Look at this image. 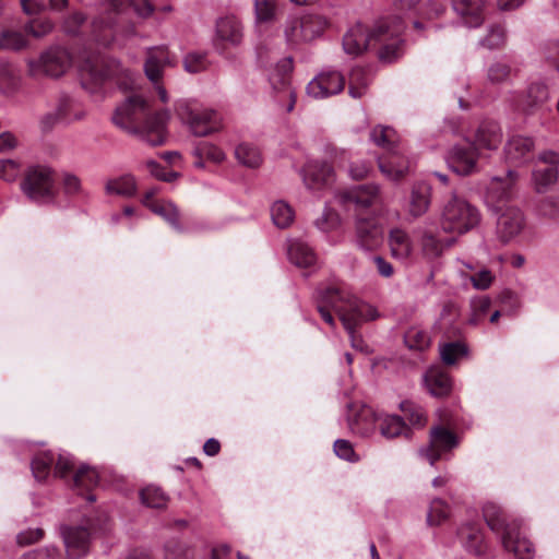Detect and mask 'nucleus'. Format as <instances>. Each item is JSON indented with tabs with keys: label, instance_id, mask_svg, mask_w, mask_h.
<instances>
[{
	"label": "nucleus",
	"instance_id": "nucleus-48",
	"mask_svg": "<svg viewBox=\"0 0 559 559\" xmlns=\"http://www.w3.org/2000/svg\"><path fill=\"white\" fill-rule=\"evenodd\" d=\"M53 462L55 455L51 452H45L36 455L32 461V472L34 477L39 481L45 480L50 473V466Z\"/></svg>",
	"mask_w": 559,
	"mask_h": 559
},
{
	"label": "nucleus",
	"instance_id": "nucleus-34",
	"mask_svg": "<svg viewBox=\"0 0 559 559\" xmlns=\"http://www.w3.org/2000/svg\"><path fill=\"white\" fill-rule=\"evenodd\" d=\"M378 425L379 415L367 406L361 407L355 418L349 420L350 429L360 436H369Z\"/></svg>",
	"mask_w": 559,
	"mask_h": 559
},
{
	"label": "nucleus",
	"instance_id": "nucleus-27",
	"mask_svg": "<svg viewBox=\"0 0 559 559\" xmlns=\"http://www.w3.org/2000/svg\"><path fill=\"white\" fill-rule=\"evenodd\" d=\"M216 35L218 39L237 46L242 40V25L234 15L221 17L216 22Z\"/></svg>",
	"mask_w": 559,
	"mask_h": 559
},
{
	"label": "nucleus",
	"instance_id": "nucleus-5",
	"mask_svg": "<svg viewBox=\"0 0 559 559\" xmlns=\"http://www.w3.org/2000/svg\"><path fill=\"white\" fill-rule=\"evenodd\" d=\"M405 24L400 16L380 20L373 27V46H379L378 56L382 62L391 63L404 52L402 34Z\"/></svg>",
	"mask_w": 559,
	"mask_h": 559
},
{
	"label": "nucleus",
	"instance_id": "nucleus-54",
	"mask_svg": "<svg viewBox=\"0 0 559 559\" xmlns=\"http://www.w3.org/2000/svg\"><path fill=\"white\" fill-rule=\"evenodd\" d=\"M193 155L200 159H209L214 163H221L225 158L224 152L209 142H200L193 150Z\"/></svg>",
	"mask_w": 559,
	"mask_h": 559
},
{
	"label": "nucleus",
	"instance_id": "nucleus-59",
	"mask_svg": "<svg viewBox=\"0 0 559 559\" xmlns=\"http://www.w3.org/2000/svg\"><path fill=\"white\" fill-rule=\"evenodd\" d=\"M53 28V23L49 19H35L27 22L24 31L36 38L48 35Z\"/></svg>",
	"mask_w": 559,
	"mask_h": 559
},
{
	"label": "nucleus",
	"instance_id": "nucleus-33",
	"mask_svg": "<svg viewBox=\"0 0 559 559\" xmlns=\"http://www.w3.org/2000/svg\"><path fill=\"white\" fill-rule=\"evenodd\" d=\"M378 428L381 435L386 439H393L400 436L408 438L412 432L403 418L397 415H379Z\"/></svg>",
	"mask_w": 559,
	"mask_h": 559
},
{
	"label": "nucleus",
	"instance_id": "nucleus-55",
	"mask_svg": "<svg viewBox=\"0 0 559 559\" xmlns=\"http://www.w3.org/2000/svg\"><path fill=\"white\" fill-rule=\"evenodd\" d=\"M400 408L411 425L418 427H423L425 425L426 414L419 405L409 401H404L400 404Z\"/></svg>",
	"mask_w": 559,
	"mask_h": 559
},
{
	"label": "nucleus",
	"instance_id": "nucleus-39",
	"mask_svg": "<svg viewBox=\"0 0 559 559\" xmlns=\"http://www.w3.org/2000/svg\"><path fill=\"white\" fill-rule=\"evenodd\" d=\"M370 82L369 71L362 67H354L348 76V93L353 98L365 95Z\"/></svg>",
	"mask_w": 559,
	"mask_h": 559
},
{
	"label": "nucleus",
	"instance_id": "nucleus-3",
	"mask_svg": "<svg viewBox=\"0 0 559 559\" xmlns=\"http://www.w3.org/2000/svg\"><path fill=\"white\" fill-rule=\"evenodd\" d=\"M133 8L140 17H147L154 12L150 0H108L103 4L99 16L92 22V37L104 47L110 46L121 34L127 37L133 34V25L121 27L122 14Z\"/></svg>",
	"mask_w": 559,
	"mask_h": 559
},
{
	"label": "nucleus",
	"instance_id": "nucleus-2",
	"mask_svg": "<svg viewBox=\"0 0 559 559\" xmlns=\"http://www.w3.org/2000/svg\"><path fill=\"white\" fill-rule=\"evenodd\" d=\"M515 180V173L509 170L506 178H492L486 193L487 205L498 214L497 236L504 243L518 237L526 225L525 216L519 207L502 204L510 199Z\"/></svg>",
	"mask_w": 559,
	"mask_h": 559
},
{
	"label": "nucleus",
	"instance_id": "nucleus-23",
	"mask_svg": "<svg viewBox=\"0 0 559 559\" xmlns=\"http://www.w3.org/2000/svg\"><path fill=\"white\" fill-rule=\"evenodd\" d=\"M462 547L477 558H485L488 554V545L483 532L474 524H464L457 531Z\"/></svg>",
	"mask_w": 559,
	"mask_h": 559
},
{
	"label": "nucleus",
	"instance_id": "nucleus-42",
	"mask_svg": "<svg viewBox=\"0 0 559 559\" xmlns=\"http://www.w3.org/2000/svg\"><path fill=\"white\" fill-rule=\"evenodd\" d=\"M21 78L8 62H0V90L4 94L14 93L20 86Z\"/></svg>",
	"mask_w": 559,
	"mask_h": 559
},
{
	"label": "nucleus",
	"instance_id": "nucleus-32",
	"mask_svg": "<svg viewBox=\"0 0 559 559\" xmlns=\"http://www.w3.org/2000/svg\"><path fill=\"white\" fill-rule=\"evenodd\" d=\"M483 514L488 527L495 532L499 538H501V534L508 526L519 525L516 521L508 522L502 509L493 502H487L484 506Z\"/></svg>",
	"mask_w": 559,
	"mask_h": 559
},
{
	"label": "nucleus",
	"instance_id": "nucleus-56",
	"mask_svg": "<svg viewBox=\"0 0 559 559\" xmlns=\"http://www.w3.org/2000/svg\"><path fill=\"white\" fill-rule=\"evenodd\" d=\"M449 516V507L441 499H433L427 514L429 525H439Z\"/></svg>",
	"mask_w": 559,
	"mask_h": 559
},
{
	"label": "nucleus",
	"instance_id": "nucleus-9",
	"mask_svg": "<svg viewBox=\"0 0 559 559\" xmlns=\"http://www.w3.org/2000/svg\"><path fill=\"white\" fill-rule=\"evenodd\" d=\"M317 309L330 326L335 328V320L332 316L331 309L340 316V309L348 310L352 302H362L350 293L346 292L342 287H326L318 290L317 294Z\"/></svg>",
	"mask_w": 559,
	"mask_h": 559
},
{
	"label": "nucleus",
	"instance_id": "nucleus-57",
	"mask_svg": "<svg viewBox=\"0 0 559 559\" xmlns=\"http://www.w3.org/2000/svg\"><path fill=\"white\" fill-rule=\"evenodd\" d=\"M511 67L504 62L497 61L489 66L487 71L488 81L492 84H501L511 78Z\"/></svg>",
	"mask_w": 559,
	"mask_h": 559
},
{
	"label": "nucleus",
	"instance_id": "nucleus-58",
	"mask_svg": "<svg viewBox=\"0 0 559 559\" xmlns=\"http://www.w3.org/2000/svg\"><path fill=\"white\" fill-rule=\"evenodd\" d=\"M506 43V29L501 25L490 26L488 34L481 39L480 45L488 49H497Z\"/></svg>",
	"mask_w": 559,
	"mask_h": 559
},
{
	"label": "nucleus",
	"instance_id": "nucleus-63",
	"mask_svg": "<svg viewBox=\"0 0 559 559\" xmlns=\"http://www.w3.org/2000/svg\"><path fill=\"white\" fill-rule=\"evenodd\" d=\"M493 280L495 275L487 269H483L469 277L473 287L478 290L488 289L493 283Z\"/></svg>",
	"mask_w": 559,
	"mask_h": 559
},
{
	"label": "nucleus",
	"instance_id": "nucleus-26",
	"mask_svg": "<svg viewBox=\"0 0 559 559\" xmlns=\"http://www.w3.org/2000/svg\"><path fill=\"white\" fill-rule=\"evenodd\" d=\"M431 202V187L426 182L416 183L411 192L408 214L413 218L423 216Z\"/></svg>",
	"mask_w": 559,
	"mask_h": 559
},
{
	"label": "nucleus",
	"instance_id": "nucleus-4",
	"mask_svg": "<svg viewBox=\"0 0 559 559\" xmlns=\"http://www.w3.org/2000/svg\"><path fill=\"white\" fill-rule=\"evenodd\" d=\"M479 222V211L454 193L442 205L440 227L444 233L463 235L475 228Z\"/></svg>",
	"mask_w": 559,
	"mask_h": 559
},
{
	"label": "nucleus",
	"instance_id": "nucleus-38",
	"mask_svg": "<svg viewBox=\"0 0 559 559\" xmlns=\"http://www.w3.org/2000/svg\"><path fill=\"white\" fill-rule=\"evenodd\" d=\"M425 382L429 392L435 396H444L450 393L452 388L451 378L440 369H430L427 371Z\"/></svg>",
	"mask_w": 559,
	"mask_h": 559
},
{
	"label": "nucleus",
	"instance_id": "nucleus-15",
	"mask_svg": "<svg viewBox=\"0 0 559 559\" xmlns=\"http://www.w3.org/2000/svg\"><path fill=\"white\" fill-rule=\"evenodd\" d=\"M72 64V57L69 51L62 47H50L43 52L37 61V68L51 78L63 75Z\"/></svg>",
	"mask_w": 559,
	"mask_h": 559
},
{
	"label": "nucleus",
	"instance_id": "nucleus-13",
	"mask_svg": "<svg viewBox=\"0 0 559 559\" xmlns=\"http://www.w3.org/2000/svg\"><path fill=\"white\" fill-rule=\"evenodd\" d=\"M98 528L90 524L86 526H63L62 536L70 559H79L88 551L90 539L92 533H96Z\"/></svg>",
	"mask_w": 559,
	"mask_h": 559
},
{
	"label": "nucleus",
	"instance_id": "nucleus-30",
	"mask_svg": "<svg viewBox=\"0 0 559 559\" xmlns=\"http://www.w3.org/2000/svg\"><path fill=\"white\" fill-rule=\"evenodd\" d=\"M287 257L298 267H310L317 260L313 250L306 242L298 239L289 241Z\"/></svg>",
	"mask_w": 559,
	"mask_h": 559
},
{
	"label": "nucleus",
	"instance_id": "nucleus-53",
	"mask_svg": "<svg viewBox=\"0 0 559 559\" xmlns=\"http://www.w3.org/2000/svg\"><path fill=\"white\" fill-rule=\"evenodd\" d=\"M182 62L183 69L191 74L203 72L210 66L206 53L202 52H189L183 58Z\"/></svg>",
	"mask_w": 559,
	"mask_h": 559
},
{
	"label": "nucleus",
	"instance_id": "nucleus-35",
	"mask_svg": "<svg viewBox=\"0 0 559 559\" xmlns=\"http://www.w3.org/2000/svg\"><path fill=\"white\" fill-rule=\"evenodd\" d=\"M391 253L396 259H407L413 252V241L409 235L401 228H393L389 234Z\"/></svg>",
	"mask_w": 559,
	"mask_h": 559
},
{
	"label": "nucleus",
	"instance_id": "nucleus-36",
	"mask_svg": "<svg viewBox=\"0 0 559 559\" xmlns=\"http://www.w3.org/2000/svg\"><path fill=\"white\" fill-rule=\"evenodd\" d=\"M346 199L360 207H368L380 202L377 185H362L346 192Z\"/></svg>",
	"mask_w": 559,
	"mask_h": 559
},
{
	"label": "nucleus",
	"instance_id": "nucleus-40",
	"mask_svg": "<svg viewBox=\"0 0 559 559\" xmlns=\"http://www.w3.org/2000/svg\"><path fill=\"white\" fill-rule=\"evenodd\" d=\"M559 170L552 167H537L532 173V181L536 192H547L558 180Z\"/></svg>",
	"mask_w": 559,
	"mask_h": 559
},
{
	"label": "nucleus",
	"instance_id": "nucleus-47",
	"mask_svg": "<svg viewBox=\"0 0 559 559\" xmlns=\"http://www.w3.org/2000/svg\"><path fill=\"white\" fill-rule=\"evenodd\" d=\"M73 484L78 489L88 491L98 484V474L94 468L82 465L73 476Z\"/></svg>",
	"mask_w": 559,
	"mask_h": 559
},
{
	"label": "nucleus",
	"instance_id": "nucleus-12",
	"mask_svg": "<svg viewBox=\"0 0 559 559\" xmlns=\"http://www.w3.org/2000/svg\"><path fill=\"white\" fill-rule=\"evenodd\" d=\"M340 320L350 337L352 346L362 349L361 340L356 337L355 329L362 322L373 320L378 317V311L367 302H352L348 310L340 309Z\"/></svg>",
	"mask_w": 559,
	"mask_h": 559
},
{
	"label": "nucleus",
	"instance_id": "nucleus-17",
	"mask_svg": "<svg viewBox=\"0 0 559 559\" xmlns=\"http://www.w3.org/2000/svg\"><path fill=\"white\" fill-rule=\"evenodd\" d=\"M82 116L78 104L71 97L61 95L57 100L56 108L41 117V129L46 131L58 122H71L81 119Z\"/></svg>",
	"mask_w": 559,
	"mask_h": 559
},
{
	"label": "nucleus",
	"instance_id": "nucleus-11",
	"mask_svg": "<svg viewBox=\"0 0 559 559\" xmlns=\"http://www.w3.org/2000/svg\"><path fill=\"white\" fill-rule=\"evenodd\" d=\"M165 66H174L167 47L159 46L147 48L144 71L147 79L154 84L157 95L163 103L168 102L167 91L160 84Z\"/></svg>",
	"mask_w": 559,
	"mask_h": 559
},
{
	"label": "nucleus",
	"instance_id": "nucleus-22",
	"mask_svg": "<svg viewBox=\"0 0 559 559\" xmlns=\"http://www.w3.org/2000/svg\"><path fill=\"white\" fill-rule=\"evenodd\" d=\"M373 29L368 31L362 24L352 26L343 37V48L347 55L358 56L369 46H373Z\"/></svg>",
	"mask_w": 559,
	"mask_h": 559
},
{
	"label": "nucleus",
	"instance_id": "nucleus-10",
	"mask_svg": "<svg viewBox=\"0 0 559 559\" xmlns=\"http://www.w3.org/2000/svg\"><path fill=\"white\" fill-rule=\"evenodd\" d=\"M22 190L34 201L51 200L55 195L52 171L47 167L31 168L22 182Z\"/></svg>",
	"mask_w": 559,
	"mask_h": 559
},
{
	"label": "nucleus",
	"instance_id": "nucleus-41",
	"mask_svg": "<svg viewBox=\"0 0 559 559\" xmlns=\"http://www.w3.org/2000/svg\"><path fill=\"white\" fill-rule=\"evenodd\" d=\"M140 499L143 504L152 509H164L168 503V496L153 485L146 486L140 491Z\"/></svg>",
	"mask_w": 559,
	"mask_h": 559
},
{
	"label": "nucleus",
	"instance_id": "nucleus-29",
	"mask_svg": "<svg viewBox=\"0 0 559 559\" xmlns=\"http://www.w3.org/2000/svg\"><path fill=\"white\" fill-rule=\"evenodd\" d=\"M104 189L107 195L132 198L136 193V180L133 175L124 174L118 177L109 178L105 182Z\"/></svg>",
	"mask_w": 559,
	"mask_h": 559
},
{
	"label": "nucleus",
	"instance_id": "nucleus-21",
	"mask_svg": "<svg viewBox=\"0 0 559 559\" xmlns=\"http://www.w3.org/2000/svg\"><path fill=\"white\" fill-rule=\"evenodd\" d=\"M301 176L307 189L319 191L333 181L334 173L329 164L313 160L306 164Z\"/></svg>",
	"mask_w": 559,
	"mask_h": 559
},
{
	"label": "nucleus",
	"instance_id": "nucleus-14",
	"mask_svg": "<svg viewBox=\"0 0 559 559\" xmlns=\"http://www.w3.org/2000/svg\"><path fill=\"white\" fill-rule=\"evenodd\" d=\"M478 154L473 143L454 145L448 153L447 162L449 167L462 176L471 175L477 169Z\"/></svg>",
	"mask_w": 559,
	"mask_h": 559
},
{
	"label": "nucleus",
	"instance_id": "nucleus-37",
	"mask_svg": "<svg viewBox=\"0 0 559 559\" xmlns=\"http://www.w3.org/2000/svg\"><path fill=\"white\" fill-rule=\"evenodd\" d=\"M115 75V70L111 64L105 63L103 60H96L92 63H86L82 70V84L86 86V80H91L92 83L98 85L105 80L110 79Z\"/></svg>",
	"mask_w": 559,
	"mask_h": 559
},
{
	"label": "nucleus",
	"instance_id": "nucleus-20",
	"mask_svg": "<svg viewBox=\"0 0 559 559\" xmlns=\"http://www.w3.org/2000/svg\"><path fill=\"white\" fill-rule=\"evenodd\" d=\"M503 549L512 552L516 559H533L535 548L533 543L522 536L519 525H511L503 531L500 538Z\"/></svg>",
	"mask_w": 559,
	"mask_h": 559
},
{
	"label": "nucleus",
	"instance_id": "nucleus-50",
	"mask_svg": "<svg viewBox=\"0 0 559 559\" xmlns=\"http://www.w3.org/2000/svg\"><path fill=\"white\" fill-rule=\"evenodd\" d=\"M151 211L162 216L174 228L180 230L179 212L176 205L171 202L153 203Z\"/></svg>",
	"mask_w": 559,
	"mask_h": 559
},
{
	"label": "nucleus",
	"instance_id": "nucleus-18",
	"mask_svg": "<svg viewBox=\"0 0 559 559\" xmlns=\"http://www.w3.org/2000/svg\"><path fill=\"white\" fill-rule=\"evenodd\" d=\"M456 437L444 427H436L430 431V441L426 448L420 449V455L426 457L430 465L440 459L441 454L456 447Z\"/></svg>",
	"mask_w": 559,
	"mask_h": 559
},
{
	"label": "nucleus",
	"instance_id": "nucleus-6",
	"mask_svg": "<svg viewBox=\"0 0 559 559\" xmlns=\"http://www.w3.org/2000/svg\"><path fill=\"white\" fill-rule=\"evenodd\" d=\"M370 140L391 154L388 158H379L381 173L392 180L402 178L408 171V162L396 151L399 136L395 130L385 126H377L370 132Z\"/></svg>",
	"mask_w": 559,
	"mask_h": 559
},
{
	"label": "nucleus",
	"instance_id": "nucleus-19",
	"mask_svg": "<svg viewBox=\"0 0 559 559\" xmlns=\"http://www.w3.org/2000/svg\"><path fill=\"white\" fill-rule=\"evenodd\" d=\"M355 242L362 251L376 250L383 242L382 226L374 218H358Z\"/></svg>",
	"mask_w": 559,
	"mask_h": 559
},
{
	"label": "nucleus",
	"instance_id": "nucleus-25",
	"mask_svg": "<svg viewBox=\"0 0 559 559\" xmlns=\"http://www.w3.org/2000/svg\"><path fill=\"white\" fill-rule=\"evenodd\" d=\"M534 146L533 138L513 135L508 140L504 146V153L510 162L525 163L531 158Z\"/></svg>",
	"mask_w": 559,
	"mask_h": 559
},
{
	"label": "nucleus",
	"instance_id": "nucleus-8",
	"mask_svg": "<svg viewBox=\"0 0 559 559\" xmlns=\"http://www.w3.org/2000/svg\"><path fill=\"white\" fill-rule=\"evenodd\" d=\"M178 115L195 136H206L221 128L219 115L210 108L199 106L194 102H181Z\"/></svg>",
	"mask_w": 559,
	"mask_h": 559
},
{
	"label": "nucleus",
	"instance_id": "nucleus-60",
	"mask_svg": "<svg viewBox=\"0 0 559 559\" xmlns=\"http://www.w3.org/2000/svg\"><path fill=\"white\" fill-rule=\"evenodd\" d=\"M314 224L318 229L328 233L338 227L341 218L334 210L326 207L322 215L316 219Z\"/></svg>",
	"mask_w": 559,
	"mask_h": 559
},
{
	"label": "nucleus",
	"instance_id": "nucleus-43",
	"mask_svg": "<svg viewBox=\"0 0 559 559\" xmlns=\"http://www.w3.org/2000/svg\"><path fill=\"white\" fill-rule=\"evenodd\" d=\"M404 342L409 349L423 352L430 346L431 340L427 331L412 326L406 331Z\"/></svg>",
	"mask_w": 559,
	"mask_h": 559
},
{
	"label": "nucleus",
	"instance_id": "nucleus-44",
	"mask_svg": "<svg viewBox=\"0 0 559 559\" xmlns=\"http://www.w3.org/2000/svg\"><path fill=\"white\" fill-rule=\"evenodd\" d=\"M27 46L25 35L15 29H2L0 32V50L19 51Z\"/></svg>",
	"mask_w": 559,
	"mask_h": 559
},
{
	"label": "nucleus",
	"instance_id": "nucleus-62",
	"mask_svg": "<svg viewBox=\"0 0 559 559\" xmlns=\"http://www.w3.org/2000/svg\"><path fill=\"white\" fill-rule=\"evenodd\" d=\"M257 19L266 22L273 19L275 14V0H255L254 2Z\"/></svg>",
	"mask_w": 559,
	"mask_h": 559
},
{
	"label": "nucleus",
	"instance_id": "nucleus-64",
	"mask_svg": "<svg viewBox=\"0 0 559 559\" xmlns=\"http://www.w3.org/2000/svg\"><path fill=\"white\" fill-rule=\"evenodd\" d=\"M334 452L340 459L348 462H356L358 460L352 444L344 439H337L334 442Z\"/></svg>",
	"mask_w": 559,
	"mask_h": 559
},
{
	"label": "nucleus",
	"instance_id": "nucleus-61",
	"mask_svg": "<svg viewBox=\"0 0 559 559\" xmlns=\"http://www.w3.org/2000/svg\"><path fill=\"white\" fill-rule=\"evenodd\" d=\"M21 174V166L13 159H0V179L11 182Z\"/></svg>",
	"mask_w": 559,
	"mask_h": 559
},
{
	"label": "nucleus",
	"instance_id": "nucleus-16",
	"mask_svg": "<svg viewBox=\"0 0 559 559\" xmlns=\"http://www.w3.org/2000/svg\"><path fill=\"white\" fill-rule=\"evenodd\" d=\"M345 85L344 76L337 71H326L314 76L307 85V94L320 99L341 93Z\"/></svg>",
	"mask_w": 559,
	"mask_h": 559
},
{
	"label": "nucleus",
	"instance_id": "nucleus-31",
	"mask_svg": "<svg viewBox=\"0 0 559 559\" xmlns=\"http://www.w3.org/2000/svg\"><path fill=\"white\" fill-rule=\"evenodd\" d=\"M502 140L500 127L496 122H483L475 135V146L496 150Z\"/></svg>",
	"mask_w": 559,
	"mask_h": 559
},
{
	"label": "nucleus",
	"instance_id": "nucleus-51",
	"mask_svg": "<svg viewBox=\"0 0 559 559\" xmlns=\"http://www.w3.org/2000/svg\"><path fill=\"white\" fill-rule=\"evenodd\" d=\"M420 250L425 258L431 260L442 253V243L429 231H424L419 239Z\"/></svg>",
	"mask_w": 559,
	"mask_h": 559
},
{
	"label": "nucleus",
	"instance_id": "nucleus-28",
	"mask_svg": "<svg viewBox=\"0 0 559 559\" xmlns=\"http://www.w3.org/2000/svg\"><path fill=\"white\" fill-rule=\"evenodd\" d=\"M549 98V92L545 84L533 83L527 88L523 99L519 103L518 107L525 114H532L540 108Z\"/></svg>",
	"mask_w": 559,
	"mask_h": 559
},
{
	"label": "nucleus",
	"instance_id": "nucleus-7",
	"mask_svg": "<svg viewBox=\"0 0 559 559\" xmlns=\"http://www.w3.org/2000/svg\"><path fill=\"white\" fill-rule=\"evenodd\" d=\"M328 24V20L320 14L289 16L283 25L285 41L290 48L311 43L323 34Z\"/></svg>",
	"mask_w": 559,
	"mask_h": 559
},
{
	"label": "nucleus",
	"instance_id": "nucleus-46",
	"mask_svg": "<svg viewBox=\"0 0 559 559\" xmlns=\"http://www.w3.org/2000/svg\"><path fill=\"white\" fill-rule=\"evenodd\" d=\"M235 155L238 162L247 167H258L262 162L259 150L248 143L239 144L235 150Z\"/></svg>",
	"mask_w": 559,
	"mask_h": 559
},
{
	"label": "nucleus",
	"instance_id": "nucleus-49",
	"mask_svg": "<svg viewBox=\"0 0 559 559\" xmlns=\"http://www.w3.org/2000/svg\"><path fill=\"white\" fill-rule=\"evenodd\" d=\"M467 354V347L462 342H450L440 346V357L445 365H454Z\"/></svg>",
	"mask_w": 559,
	"mask_h": 559
},
{
	"label": "nucleus",
	"instance_id": "nucleus-45",
	"mask_svg": "<svg viewBox=\"0 0 559 559\" xmlns=\"http://www.w3.org/2000/svg\"><path fill=\"white\" fill-rule=\"evenodd\" d=\"M293 209L283 201L275 202L271 207V217L278 228L288 227L294 221Z\"/></svg>",
	"mask_w": 559,
	"mask_h": 559
},
{
	"label": "nucleus",
	"instance_id": "nucleus-52",
	"mask_svg": "<svg viewBox=\"0 0 559 559\" xmlns=\"http://www.w3.org/2000/svg\"><path fill=\"white\" fill-rule=\"evenodd\" d=\"M491 306V300L487 296L475 297L471 300V316L468 323L477 325L480 320L487 314Z\"/></svg>",
	"mask_w": 559,
	"mask_h": 559
},
{
	"label": "nucleus",
	"instance_id": "nucleus-24",
	"mask_svg": "<svg viewBox=\"0 0 559 559\" xmlns=\"http://www.w3.org/2000/svg\"><path fill=\"white\" fill-rule=\"evenodd\" d=\"M454 11L468 27H478L485 20L486 0H452Z\"/></svg>",
	"mask_w": 559,
	"mask_h": 559
},
{
	"label": "nucleus",
	"instance_id": "nucleus-1",
	"mask_svg": "<svg viewBox=\"0 0 559 559\" xmlns=\"http://www.w3.org/2000/svg\"><path fill=\"white\" fill-rule=\"evenodd\" d=\"M168 118V111L151 112L148 103L142 96L132 95L116 108L112 121L122 130L139 135L152 146H157L165 142Z\"/></svg>",
	"mask_w": 559,
	"mask_h": 559
}]
</instances>
